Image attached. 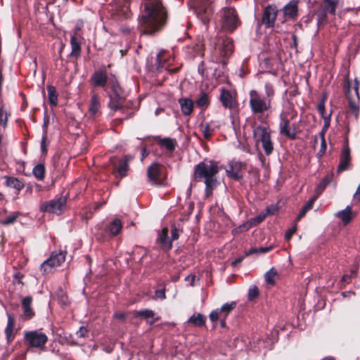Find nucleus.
Wrapping results in <instances>:
<instances>
[{"instance_id": "f257e3e1", "label": "nucleus", "mask_w": 360, "mask_h": 360, "mask_svg": "<svg viewBox=\"0 0 360 360\" xmlns=\"http://www.w3.org/2000/svg\"><path fill=\"white\" fill-rule=\"evenodd\" d=\"M143 10L139 18L141 34H152L160 31L167 22V11L162 0H143Z\"/></svg>"}, {"instance_id": "f03ea898", "label": "nucleus", "mask_w": 360, "mask_h": 360, "mask_svg": "<svg viewBox=\"0 0 360 360\" xmlns=\"http://www.w3.org/2000/svg\"><path fill=\"white\" fill-rule=\"evenodd\" d=\"M219 172L218 162L212 160H204L194 167L193 179L196 181H203L205 184V194H212L217 186V174Z\"/></svg>"}, {"instance_id": "7ed1b4c3", "label": "nucleus", "mask_w": 360, "mask_h": 360, "mask_svg": "<svg viewBox=\"0 0 360 360\" xmlns=\"http://www.w3.org/2000/svg\"><path fill=\"white\" fill-rule=\"evenodd\" d=\"M110 90L107 92L110 99L108 107L114 112H123L126 107V98L123 96L124 91L117 79H112L110 81Z\"/></svg>"}, {"instance_id": "20e7f679", "label": "nucleus", "mask_w": 360, "mask_h": 360, "mask_svg": "<svg viewBox=\"0 0 360 360\" xmlns=\"http://www.w3.org/2000/svg\"><path fill=\"white\" fill-rule=\"evenodd\" d=\"M249 95V106L252 115L260 118L264 115L265 112L271 110L272 103L264 98L257 91L252 89L250 91Z\"/></svg>"}, {"instance_id": "39448f33", "label": "nucleus", "mask_w": 360, "mask_h": 360, "mask_svg": "<svg viewBox=\"0 0 360 360\" xmlns=\"http://www.w3.org/2000/svg\"><path fill=\"white\" fill-rule=\"evenodd\" d=\"M221 13V27L224 31L232 33L241 25V21L235 8H223Z\"/></svg>"}, {"instance_id": "423d86ee", "label": "nucleus", "mask_w": 360, "mask_h": 360, "mask_svg": "<svg viewBox=\"0 0 360 360\" xmlns=\"http://www.w3.org/2000/svg\"><path fill=\"white\" fill-rule=\"evenodd\" d=\"M23 340L28 347L44 350L49 338L46 334L39 329L25 331Z\"/></svg>"}, {"instance_id": "0eeeda50", "label": "nucleus", "mask_w": 360, "mask_h": 360, "mask_svg": "<svg viewBox=\"0 0 360 360\" xmlns=\"http://www.w3.org/2000/svg\"><path fill=\"white\" fill-rule=\"evenodd\" d=\"M122 229V221L119 219H115L105 226H99L95 233V237L99 242L108 241L117 236Z\"/></svg>"}, {"instance_id": "6e6552de", "label": "nucleus", "mask_w": 360, "mask_h": 360, "mask_svg": "<svg viewBox=\"0 0 360 360\" xmlns=\"http://www.w3.org/2000/svg\"><path fill=\"white\" fill-rule=\"evenodd\" d=\"M132 0H113L111 18L117 22L129 20L132 16L130 4Z\"/></svg>"}, {"instance_id": "1a4fd4ad", "label": "nucleus", "mask_w": 360, "mask_h": 360, "mask_svg": "<svg viewBox=\"0 0 360 360\" xmlns=\"http://www.w3.org/2000/svg\"><path fill=\"white\" fill-rule=\"evenodd\" d=\"M163 166L158 162H152L147 168V181L154 186H166V176H162Z\"/></svg>"}, {"instance_id": "9d476101", "label": "nucleus", "mask_w": 360, "mask_h": 360, "mask_svg": "<svg viewBox=\"0 0 360 360\" xmlns=\"http://www.w3.org/2000/svg\"><path fill=\"white\" fill-rule=\"evenodd\" d=\"M66 205L67 198L65 196H60L41 203L39 210L42 212L60 215L64 212Z\"/></svg>"}, {"instance_id": "9b49d317", "label": "nucleus", "mask_w": 360, "mask_h": 360, "mask_svg": "<svg viewBox=\"0 0 360 360\" xmlns=\"http://www.w3.org/2000/svg\"><path fill=\"white\" fill-rule=\"evenodd\" d=\"M117 79L116 76L110 74L108 75L105 66H102L98 70H95L89 79V83L94 87L105 88L108 85L110 87V81Z\"/></svg>"}, {"instance_id": "f8f14e48", "label": "nucleus", "mask_w": 360, "mask_h": 360, "mask_svg": "<svg viewBox=\"0 0 360 360\" xmlns=\"http://www.w3.org/2000/svg\"><path fill=\"white\" fill-rule=\"evenodd\" d=\"M212 2V0H194L196 14L205 25L208 24L213 13Z\"/></svg>"}, {"instance_id": "ddd939ff", "label": "nucleus", "mask_w": 360, "mask_h": 360, "mask_svg": "<svg viewBox=\"0 0 360 360\" xmlns=\"http://www.w3.org/2000/svg\"><path fill=\"white\" fill-rule=\"evenodd\" d=\"M255 135L259 136V140L262 142V148L266 155H269L274 150V144L271 139L270 129L268 127L259 125L255 131Z\"/></svg>"}, {"instance_id": "4468645a", "label": "nucleus", "mask_w": 360, "mask_h": 360, "mask_svg": "<svg viewBox=\"0 0 360 360\" xmlns=\"http://www.w3.org/2000/svg\"><path fill=\"white\" fill-rule=\"evenodd\" d=\"M65 252L63 251L53 252L51 256L40 266V271L43 274L49 273L54 267L61 265L65 262Z\"/></svg>"}, {"instance_id": "2eb2a0df", "label": "nucleus", "mask_w": 360, "mask_h": 360, "mask_svg": "<svg viewBox=\"0 0 360 360\" xmlns=\"http://www.w3.org/2000/svg\"><path fill=\"white\" fill-rule=\"evenodd\" d=\"M115 157L110 158V161L114 165L112 174L116 178L122 179L127 176L129 169V162L132 160V157L129 155H124L123 158L119 160V165L114 163Z\"/></svg>"}, {"instance_id": "dca6fc26", "label": "nucleus", "mask_w": 360, "mask_h": 360, "mask_svg": "<svg viewBox=\"0 0 360 360\" xmlns=\"http://www.w3.org/2000/svg\"><path fill=\"white\" fill-rule=\"evenodd\" d=\"M278 8L275 5H268L264 10L261 23L266 28L273 27L278 15Z\"/></svg>"}, {"instance_id": "f3484780", "label": "nucleus", "mask_w": 360, "mask_h": 360, "mask_svg": "<svg viewBox=\"0 0 360 360\" xmlns=\"http://www.w3.org/2000/svg\"><path fill=\"white\" fill-rule=\"evenodd\" d=\"M352 156H351V150L348 144H346L340 153V162L338 166L337 172L338 174L348 170L352 167L351 163Z\"/></svg>"}, {"instance_id": "a211bd4d", "label": "nucleus", "mask_w": 360, "mask_h": 360, "mask_svg": "<svg viewBox=\"0 0 360 360\" xmlns=\"http://www.w3.org/2000/svg\"><path fill=\"white\" fill-rule=\"evenodd\" d=\"M33 299L31 296H26L21 300L22 314L20 318L23 321H29L35 316V311L32 307Z\"/></svg>"}, {"instance_id": "6ab92c4d", "label": "nucleus", "mask_w": 360, "mask_h": 360, "mask_svg": "<svg viewBox=\"0 0 360 360\" xmlns=\"http://www.w3.org/2000/svg\"><path fill=\"white\" fill-rule=\"evenodd\" d=\"M344 90L345 96L348 99L349 110L355 116V117L357 118L359 115V104L352 97L351 82L349 77H347L344 82Z\"/></svg>"}, {"instance_id": "aec40b11", "label": "nucleus", "mask_w": 360, "mask_h": 360, "mask_svg": "<svg viewBox=\"0 0 360 360\" xmlns=\"http://www.w3.org/2000/svg\"><path fill=\"white\" fill-rule=\"evenodd\" d=\"M234 50L233 41L231 39L226 38L223 40V43L219 51V56L221 57L223 66H226L228 59L231 57Z\"/></svg>"}, {"instance_id": "412c9836", "label": "nucleus", "mask_w": 360, "mask_h": 360, "mask_svg": "<svg viewBox=\"0 0 360 360\" xmlns=\"http://www.w3.org/2000/svg\"><path fill=\"white\" fill-rule=\"evenodd\" d=\"M293 128L290 127V120L287 118H281L279 124V132L281 134L284 135L285 137L290 140H295L297 139V131L295 130V124L292 125Z\"/></svg>"}, {"instance_id": "4be33fe9", "label": "nucleus", "mask_w": 360, "mask_h": 360, "mask_svg": "<svg viewBox=\"0 0 360 360\" xmlns=\"http://www.w3.org/2000/svg\"><path fill=\"white\" fill-rule=\"evenodd\" d=\"M245 164L241 162H231L229 163V169L226 170L227 176L236 181H240L243 179L241 170Z\"/></svg>"}, {"instance_id": "5701e85b", "label": "nucleus", "mask_w": 360, "mask_h": 360, "mask_svg": "<svg viewBox=\"0 0 360 360\" xmlns=\"http://www.w3.org/2000/svg\"><path fill=\"white\" fill-rule=\"evenodd\" d=\"M4 179L6 180L4 182V186L14 189L17 195H18L25 187L24 180L22 179L11 176H5Z\"/></svg>"}, {"instance_id": "b1692460", "label": "nucleus", "mask_w": 360, "mask_h": 360, "mask_svg": "<svg viewBox=\"0 0 360 360\" xmlns=\"http://www.w3.org/2000/svg\"><path fill=\"white\" fill-rule=\"evenodd\" d=\"M157 243L165 251H169L172 250L173 244L171 239H169L168 238V229L167 227L163 228L159 233L158 237L157 238Z\"/></svg>"}, {"instance_id": "393cba45", "label": "nucleus", "mask_w": 360, "mask_h": 360, "mask_svg": "<svg viewBox=\"0 0 360 360\" xmlns=\"http://www.w3.org/2000/svg\"><path fill=\"white\" fill-rule=\"evenodd\" d=\"M155 140L160 147L166 148L169 153H173L177 146L175 139L169 137L162 139L160 136H156Z\"/></svg>"}, {"instance_id": "a878e982", "label": "nucleus", "mask_w": 360, "mask_h": 360, "mask_svg": "<svg viewBox=\"0 0 360 360\" xmlns=\"http://www.w3.org/2000/svg\"><path fill=\"white\" fill-rule=\"evenodd\" d=\"M182 114L185 116H190L194 108V102L188 98H181L178 100Z\"/></svg>"}, {"instance_id": "bb28decb", "label": "nucleus", "mask_w": 360, "mask_h": 360, "mask_svg": "<svg viewBox=\"0 0 360 360\" xmlns=\"http://www.w3.org/2000/svg\"><path fill=\"white\" fill-rule=\"evenodd\" d=\"M170 58V53L168 51L162 49L157 55L155 63V69L158 72H161L165 65L168 62Z\"/></svg>"}, {"instance_id": "cd10ccee", "label": "nucleus", "mask_w": 360, "mask_h": 360, "mask_svg": "<svg viewBox=\"0 0 360 360\" xmlns=\"http://www.w3.org/2000/svg\"><path fill=\"white\" fill-rule=\"evenodd\" d=\"M80 37L75 32L74 34L71 36L70 38V45H71V53L70 56L71 57H75L76 58H79L81 56V44L79 40Z\"/></svg>"}, {"instance_id": "c85d7f7f", "label": "nucleus", "mask_w": 360, "mask_h": 360, "mask_svg": "<svg viewBox=\"0 0 360 360\" xmlns=\"http://www.w3.org/2000/svg\"><path fill=\"white\" fill-rule=\"evenodd\" d=\"M283 15L286 19H295L298 15L297 2L291 1L283 7Z\"/></svg>"}, {"instance_id": "c756f323", "label": "nucleus", "mask_w": 360, "mask_h": 360, "mask_svg": "<svg viewBox=\"0 0 360 360\" xmlns=\"http://www.w3.org/2000/svg\"><path fill=\"white\" fill-rule=\"evenodd\" d=\"M220 101L226 108L232 109L234 106V101L231 93L224 88L221 89Z\"/></svg>"}, {"instance_id": "7c9ffc66", "label": "nucleus", "mask_w": 360, "mask_h": 360, "mask_svg": "<svg viewBox=\"0 0 360 360\" xmlns=\"http://www.w3.org/2000/svg\"><path fill=\"white\" fill-rule=\"evenodd\" d=\"M101 102L98 94H93L91 96L90 104L89 107V111L91 116H96L101 115L100 112Z\"/></svg>"}, {"instance_id": "2f4dec72", "label": "nucleus", "mask_w": 360, "mask_h": 360, "mask_svg": "<svg viewBox=\"0 0 360 360\" xmlns=\"http://www.w3.org/2000/svg\"><path fill=\"white\" fill-rule=\"evenodd\" d=\"M7 315L8 323L5 328V334L8 342H10L14 339L13 331L15 326V317L13 314H8Z\"/></svg>"}, {"instance_id": "473e14b6", "label": "nucleus", "mask_w": 360, "mask_h": 360, "mask_svg": "<svg viewBox=\"0 0 360 360\" xmlns=\"http://www.w3.org/2000/svg\"><path fill=\"white\" fill-rule=\"evenodd\" d=\"M197 107L205 110L210 104V98L207 92L201 91L198 98L195 101Z\"/></svg>"}, {"instance_id": "72a5a7b5", "label": "nucleus", "mask_w": 360, "mask_h": 360, "mask_svg": "<svg viewBox=\"0 0 360 360\" xmlns=\"http://www.w3.org/2000/svg\"><path fill=\"white\" fill-rule=\"evenodd\" d=\"M317 198L318 196H313L307 201V202L302 207V210H300V213L296 217V222L300 221L302 217H304L306 215L308 211L312 209L313 205L315 201L317 200Z\"/></svg>"}, {"instance_id": "f704fd0d", "label": "nucleus", "mask_w": 360, "mask_h": 360, "mask_svg": "<svg viewBox=\"0 0 360 360\" xmlns=\"http://www.w3.org/2000/svg\"><path fill=\"white\" fill-rule=\"evenodd\" d=\"M333 178V173L328 174L317 185L316 187V195L318 196L321 195L324 190L326 189V186L332 181Z\"/></svg>"}, {"instance_id": "c9c22d12", "label": "nucleus", "mask_w": 360, "mask_h": 360, "mask_svg": "<svg viewBox=\"0 0 360 360\" xmlns=\"http://www.w3.org/2000/svg\"><path fill=\"white\" fill-rule=\"evenodd\" d=\"M206 316L202 314L197 313L191 316L188 320V323L195 326L202 327L205 326L206 322Z\"/></svg>"}, {"instance_id": "e433bc0d", "label": "nucleus", "mask_w": 360, "mask_h": 360, "mask_svg": "<svg viewBox=\"0 0 360 360\" xmlns=\"http://www.w3.org/2000/svg\"><path fill=\"white\" fill-rule=\"evenodd\" d=\"M34 176L39 181H43L46 176V167L44 164L39 163L32 169Z\"/></svg>"}, {"instance_id": "4c0bfd02", "label": "nucleus", "mask_w": 360, "mask_h": 360, "mask_svg": "<svg viewBox=\"0 0 360 360\" xmlns=\"http://www.w3.org/2000/svg\"><path fill=\"white\" fill-rule=\"evenodd\" d=\"M20 214H21L19 212H13L6 216L4 218L1 219L0 220V224L5 226L14 224L17 221V219Z\"/></svg>"}, {"instance_id": "58836bf2", "label": "nucleus", "mask_w": 360, "mask_h": 360, "mask_svg": "<svg viewBox=\"0 0 360 360\" xmlns=\"http://www.w3.org/2000/svg\"><path fill=\"white\" fill-rule=\"evenodd\" d=\"M48 98L50 105L52 107H56L58 105V94L56 87L51 85L47 86Z\"/></svg>"}, {"instance_id": "ea45409f", "label": "nucleus", "mask_w": 360, "mask_h": 360, "mask_svg": "<svg viewBox=\"0 0 360 360\" xmlns=\"http://www.w3.org/2000/svg\"><path fill=\"white\" fill-rule=\"evenodd\" d=\"M323 10L332 15L335 14L336 8L339 4V0H323Z\"/></svg>"}, {"instance_id": "a19ab883", "label": "nucleus", "mask_w": 360, "mask_h": 360, "mask_svg": "<svg viewBox=\"0 0 360 360\" xmlns=\"http://www.w3.org/2000/svg\"><path fill=\"white\" fill-rule=\"evenodd\" d=\"M155 316V313L153 310L150 309H144L141 311H136L135 312V316L136 317H143L147 320L150 324H153L156 321H158V319H154L153 321H148L149 319L153 318Z\"/></svg>"}, {"instance_id": "79ce46f5", "label": "nucleus", "mask_w": 360, "mask_h": 360, "mask_svg": "<svg viewBox=\"0 0 360 360\" xmlns=\"http://www.w3.org/2000/svg\"><path fill=\"white\" fill-rule=\"evenodd\" d=\"M188 49L191 50V53L193 54V56H202L204 55V44L201 41H198L195 44L188 46Z\"/></svg>"}, {"instance_id": "37998d69", "label": "nucleus", "mask_w": 360, "mask_h": 360, "mask_svg": "<svg viewBox=\"0 0 360 360\" xmlns=\"http://www.w3.org/2000/svg\"><path fill=\"white\" fill-rule=\"evenodd\" d=\"M265 96L263 98L272 103L275 96V88L274 85L269 82H266L264 85Z\"/></svg>"}, {"instance_id": "c03bdc74", "label": "nucleus", "mask_w": 360, "mask_h": 360, "mask_svg": "<svg viewBox=\"0 0 360 360\" xmlns=\"http://www.w3.org/2000/svg\"><path fill=\"white\" fill-rule=\"evenodd\" d=\"M277 275L278 273L274 267H272L264 274L266 282L269 285H274L275 284V278L276 276H277Z\"/></svg>"}, {"instance_id": "a18cd8bd", "label": "nucleus", "mask_w": 360, "mask_h": 360, "mask_svg": "<svg viewBox=\"0 0 360 360\" xmlns=\"http://www.w3.org/2000/svg\"><path fill=\"white\" fill-rule=\"evenodd\" d=\"M338 217L345 223H349L352 219L351 209L349 207H347L345 210L338 213Z\"/></svg>"}, {"instance_id": "49530a36", "label": "nucleus", "mask_w": 360, "mask_h": 360, "mask_svg": "<svg viewBox=\"0 0 360 360\" xmlns=\"http://www.w3.org/2000/svg\"><path fill=\"white\" fill-rule=\"evenodd\" d=\"M200 129L202 134L203 137L206 140H210L212 136L213 130L211 129L210 124L209 123L201 124L200 125Z\"/></svg>"}, {"instance_id": "de8ad7c7", "label": "nucleus", "mask_w": 360, "mask_h": 360, "mask_svg": "<svg viewBox=\"0 0 360 360\" xmlns=\"http://www.w3.org/2000/svg\"><path fill=\"white\" fill-rule=\"evenodd\" d=\"M228 316L229 315L226 314L225 313L220 312V311L217 309L216 310L212 311L209 315V317L212 322H216L221 319L226 320Z\"/></svg>"}, {"instance_id": "09e8293b", "label": "nucleus", "mask_w": 360, "mask_h": 360, "mask_svg": "<svg viewBox=\"0 0 360 360\" xmlns=\"http://www.w3.org/2000/svg\"><path fill=\"white\" fill-rule=\"evenodd\" d=\"M237 306V302L235 301L231 302L229 303L224 304L221 308L219 309L220 312L225 313L226 314L229 315L231 311L236 309Z\"/></svg>"}, {"instance_id": "8fccbe9b", "label": "nucleus", "mask_w": 360, "mask_h": 360, "mask_svg": "<svg viewBox=\"0 0 360 360\" xmlns=\"http://www.w3.org/2000/svg\"><path fill=\"white\" fill-rule=\"evenodd\" d=\"M266 214L264 213H260L256 217L251 218L248 221L249 227L258 226L260 223H262L266 218Z\"/></svg>"}, {"instance_id": "3c124183", "label": "nucleus", "mask_w": 360, "mask_h": 360, "mask_svg": "<svg viewBox=\"0 0 360 360\" xmlns=\"http://www.w3.org/2000/svg\"><path fill=\"white\" fill-rule=\"evenodd\" d=\"M317 25L319 27L324 26L328 20L327 12L321 11L317 12Z\"/></svg>"}, {"instance_id": "603ef678", "label": "nucleus", "mask_w": 360, "mask_h": 360, "mask_svg": "<svg viewBox=\"0 0 360 360\" xmlns=\"http://www.w3.org/2000/svg\"><path fill=\"white\" fill-rule=\"evenodd\" d=\"M259 290L257 285H251L248 290V300L249 301H253L259 297Z\"/></svg>"}, {"instance_id": "864d4df0", "label": "nucleus", "mask_w": 360, "mask_h": 360, "mask_svg": "<svg viewBox=\"0 0 360 360\" xmlns=\"http://www.w3.org/2000/svg\"><path fill=\"white\" fill-rule=\"evenodd\" d=\"M10 116V113L4 110L2 105L0 108V125L4 127H6L8 118Z\"/></svg>"}, {"instance_id": "5fc2aeb1", "label": "nucleus", "mask_w": 360, "mask_h": 360, "mask_svg": "<svg viewBox=\"0 0 360 360\" xmlns=\"http://www.w3.org/2000/svg\"><path fill=\"white\" fill-rule=\"evenodd\" d=\"M326 101V97L323 96L319 101V103L317 106V110L323 119V117H327L328 115L326 114V108H325Z\"/></svg>"}, {"instance_id": "6e6d98bb", "label": "nucleus", "mask_w": 360, "mask_h": 360, "mask_svg": "<svg viewBox=\"0 0 360 360\" xmlns=\"http://www.w3.org/2000/svg\"><path fill=\"white\" fill-rule=\"evenodd\" d=\"M180 232H182V230L177 228L175 224H172L171 226V238L170 239L172 240V243L174 240H176L179 238Z\"/></svg>"}, {"instance_id": "4d7b16f0", "label": "nucleus", "mask_w": 360, "mask_h": 360, "mask_svg": "<svg viewBox=\"0 0 360 360\" xmlns=\"http://www.w3.org/2000/svg\"><path fill=\"white\" fill-rule=\"evenodd\" d=\"M327 149V143L326 140H323V141H321V148L319 152L316 153V157L318 158H321L323 156V155L326 153Z\"/></svg>"}, {"instance_id": "13d9d810", "label": "nucleus", "mask_w": 360, "mask_h": 360, "mask_svg": "<svg viewBox=\"0 0 360 360\" xmlns=\"http://www.w3.org/2000/svg\"><path fill=\"white\" fill-rule=\"evenodd\" d=\"M47 136L46 135H44L41 138V151L42 155H46L48 153L47 146H46Z\"/></svg>"}, {"instance_id": "bf43d9fd", "label": "nucleus", "mask_w": 360, "mask_h": 360, "mask_svg": "<svg viewBox=\"0 0 360 360\" xmlns=\"http://www.w3.org/2000/svg\"><path fill=\"white\" fill-rule=\"evenodd\" d=\"M77 338H83L88 336V330L84 326H81L79 330L76 332Z\"/></svg>"}, {"instance_id": "052dcab7", "label": "nucleus", "mask_w": 360, "mask_h": 360, "mask_svg": "<svg viewBox=\"0 0 360 360\" xmlns=\"http://www.w3.org/2000/svg\"><path fill=\"white\" fill-rule=\"evenodd\" d=\"M330 117H331V112L328 114L327 117H323L324 124L321 129L322 131H324L326 133L327 130L330 127Z\"/></svg>"}, {"instance_id": "680f3d73", "label": "nucleus", "mask_w": 360, "mask_h": 360, "mask_svg": "<svg viewBox=\"0 0 360 360\" xmlns=\"http://www.w3.org/2000/svg\"><path fill=\"white\" fill-rule=\"evenodd\" d=\"M297 231V224H295L292 228L288 229L285 234V238L286 240H290L292 238V235Z\"/></svg>"}, {"instance_id": "e2e57ef3", "label": "nucleus", "mask_w": 360, "mask_h": 360, "mask_svg": "<svg viewBox=\"0 0 360 360\" xmlns=\"http://www.w3.org/2000/svg\"><path fill=\"white\" fill-rule=\"evenodd\" d=\"M58 302L60 304L66 306L69 304L68 297L66 294L62 292V294L58 297Z\"/></svg>"}, {"instance_id": "0e129e2a", "label": "nucleus", "mask_w": 360, "mask_h": 360, "mask_svg": "<svg viewBox=\"0 0 360 360\" xmlns=\"http://www.w3.org/2000/svg\"><path fill=\"white\" fill-rule=\"evenodd\" d=\"M274 248V245H269L267 247H261L257 248L259 254H264L271 251Z\"/></svg>"}, {"instance_id": "69168bd1", "label": "nucleus", "mask_w": 360, "mask_h": 360, "mask_svg": "<svg viewBox=\"0 0 360 360\" xmlns=\"http://www.w3.org/2000/svg\"><path fill=\"white\" fill-rule=\"evenodd\" d=\"M206 68L204 61H201L198 66V72L201 76H204Z\"/></svg>"}, {"instance_id": "338daca9", "label": "nucleus", "mask_w": 360, "mask_h": 360, "mask_svg": "<svg viewBox=\"0 0 360 360\" xmlns=\"http://www.w3.org/2000/svg\"><path fill=\"white\" fill-rule=\"evenodd\" d=\"M20 96L22 97V103L21 105L20 109H21V110H25V108L28 105V103H27V98H26V96L22 92H20Z\"/></svg>"}, {"instance_id": "774afa93", "label": "nucleus", "mask_w": 360, "mask_h": 360, "mask_svg": "<svg viewBox=\"0 0 360 360\" xmlns=\"http://www.w3.org/2000/svg\"><path fill=\"white\" fill-rule=\"evenodd\" d=\"M114 318L124 322L126 319V315H125V314H124L122 312L117 311L114 314Z\"/></svg>"}]
</instances>
